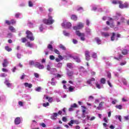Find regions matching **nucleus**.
Listing matches in <instances>:
<instances>
[{"label": "nucleus", "instance_id": "obj_57", "mask_svg": "<svg viewBox=\"0 0 129 129\" xmlns=\"http://www.w3.org/2000/svg\"><path fill=\"white\" fill-rule=\"evenodd\" d=\"M6 76H7V75L5 73H2L1 75V77H6Z\"/></svg>", "mask_w": 129, "mask_h": 129}, {"label": "nucleus", "instance_id": "obj_60", "mask_svg": "<svg viewBox=\"0 0 129 129\" xmlns=\"http://www.w3.org/2000/svg\"><path fill=\"white\" fill-rule=\"evenodd\" d=\"M40 125H41L42 127H46V124H45V123H42L40 124Z\"/></svg>", "mask_w": 129, "mask_h": 129}, {"label": "nucleus", "instance_id": "obj_26", "mask_svg": "<svg viewBox=\"0 0 129 129\" xmlns=\"http://www.w3.org/2000/svg\"><path fill=\"white\" fill-rule=\"evenodd\" d=\"M67 66L70 69H73V66H72V64L71 63H68Z\"/></svg>", "mask_w": 129, "mask_h": 129}, {"label": "nucleus", "instance_id": "obj_38", "mask_svg": "<svg viewBox=\"0 0 129 129\" xmlns=\"http://www.w3.org/2000/svg\"><path fill=\"white\" fill-rule=\"evenodd\" d=\"M54 53H55V54H57V55H60V51H59V50H58V49H54Z\"/></svg>", "mask_w": 129, "mask_h": 129}, {"label": "nucleus", "instance_id": "obj_21", "mask_svg": "<svg viewBox=\"0 0 129 129\" xmlns=\"http://www.w3.org/2000/svg\"><path fill=\"white\" fill-rule=\"evenodd\" d=\"M26 47H29V48H32L33 47V44L31 43L30 42H27V43L26 44Z\"/></svg>", "mask_w": 129, "mask_h": 129}, {"label": "nucleus", "instance_id": "obj_44", "mask_svg": "<svg viewBox=\"0 0 129 129\" xmlns=\"http://www.w3.org/2000/svg\"><path fill=\"white\" fill-rule=\"evenodd\" d=\"M107 77L110 79L111 78V74L110 72L107 73Z\"/></svg>", "mask_w": 129, "mask_h": 129}, {"label": "nucleus", "instance_id": "obj_28", "mask_svg": "<svg viewBox=\"0 0 129 129\" xmlns=\"http://www.w3.org/2000/svg\"><path fill=\"white\" fill-rule=\"evenodd\" d=\"M122 55L119 54L118 57H114V59H116V60H118V61H119V60H121V59L122 58Z\"/></svg>", "mask_w": 129, "mask_h": 129}, {"label": "nucleus", "instance_id": "obj_27", "mask_svg": "<svg viewBox=\"0 0 129 129\" xmlns=\"http://www.w3.org/2000/svg\"><path fill=\"white\" fill-rule=\"evenodd\" d=\"M106 81V80L105 78H102L100 80V83L102 84H105V82Z\"/></svg>", "mask_w": 129, "mask_h": 129}, {"label": "nucleus", "instance_id": "obj_13", "mask_svg": "<svg viewBox=\"0 0 129 129\" xmlns=\"http://www.w3.org/2000/svg\"><path fill=\"white\" fill-rule=\"evenodd\" d=\"M71 19L73 21H77L78 17H77V16H76L75 15H72L71 16Z\"/></svg>", "mask_w": 129, "mask_h": 129}, {"label": "nucleus", "instance_id": "obj_16", "mask_svg": "<svg viewBox=\"0 0 129 129\" xmlns=\"http://www.w3.org/2000/svg\"><path fill=\"white\" fill-rule=\"evenodd\" d=\"M95 41H96V43H97L98 45H100L101 44V40L99 39L98 37H96L95 38Z\"/></svg>", "mask_w": 129, "mask_h": 129}, {"label": "nucleus", "instance_id": "obj_9", "mask_svg": "<svg viewBox=\"0 0 129 129\" xmlns=\"http://www.w3.org/2000/svg\"><path fill=\"white\" fill-rule=\"evenodd\" d=\"M88 50H86L85 53V56L86 57V60L89 61L90 60V54Z\"/></svg>", "mask_w": 129, "mask_h": 129}, {"label": "nucleus", "instance_id": "obj_24", "mask_svg": "<svg viewBox=\"0 0 129 129\" xmlns=\"http://www.w3.org/2000/svg\"><path fill=\"white\" fill-rule=\"evenodd\" d=\"M114 37H115V33L113 32L111 37V41H114V40L115 39Z\"/></svg>", "mask_w": 129, "mask_h": 129}, {"label": "nucleus", "instance_id": "obj_4", "mask_svg": "<svg viewBox=\"0 0 129 129\" xmlns=\"http://www.w3.org/2000/svg\"><path fill=\"white\" fill-rule=\"evenodd\" d=\"M84 27V25H83V23L81 22H79L77 26H74L73 29L75 31H77V30H81V29H83V28Z\"/></svg>", "mask_w": 129, "mask_h": 129}, {"label": "nucleus", "instance_id": "obj_25", "mask_svg": "<svg viewBox=\"0 0 129 129\" xmlns=\"http://www.w3.org/2000/svg\"><path fill=\"white\" fill-rule=\"evenodd\" d=\"M74 59L78 63H80V62H81V60H80V59L78 57H77V56H75V57H74Z\"/></svg>", "mask_w": 129, "mask_h": 129}, {"label": "nucleus", "instance_id": "obj_8", "mask_svg": "<svg viewBox=\"0 0 129 129\" xmlns=\"http://www.w3.org/2000/svg\"><path fill=\"white\" fill-rule=\"evenodd\" d=\"M62 27H65L67 29H70L72 27V24L70 22H67L66 24L65 23H62L61 24Z\"/></svg>", "mask_w": 129, "mask_h": 129}, {"label": "nucleus", "instance_id": "obj_32", "mask_svg": "<svg viewBox=\"0 0 129 129\" xmlns=\"http://www.w3.org/2000/svg\"><path fill=\"white\" fill-rule=\"evenodd\" d=\"M5 23L7 25H8V26H11V25H12V21H10L9 20H6Z\"/></svg>", "mask_w": 129, "mask_h": 129}, {"label": "nucleus", "instance_id": "obj_58", "mask_svg": "<svg viewBox=\"0 0 129 129\" xmlns=\"http://www.w3.org/2000/svg\"><path fill=\"white\" fill-rule=\"evenodd\" d=\"M121 23H124V18L121 17L120 19Z\"/></svg>", "mask_w": 129, "mask_h": 129}, {"label": "nucleus", "instance_id": "obj_33", "mask_svg": "<svg viewBox=\"0 0 129 129\" xmlns=\"http://www.w3.org/2000/svg\"><path fill=\"white\" fill-rule=\"evenodd\" d=\"M73 90H74V88L72 87V86L69 87V91H70V92H73Z\"/></svg>", "mask_w": 129, "mask_h": 129}, {"label": "nucleus", "instance_id": "obj_36", "mask_svg": "<svg viewBox=\"0 0 129 129\" xmlns=\"http://www.w3.org/2000/svg\"><path fill=\"white\" fill-rule=\"evenodd\" d=\"M43 106L44 107H47V106H49V102H47V103H44L43 104H42Z\"/></svg>", "mask_w": 129, "mask_h": 129}, {"label": "nucleus", "instance_id": "obj_39", "mask_svg": "<svg viewBox=\"0 0 129 129\" xmlns=\"http://www.w3.org/2000/svg\"><path fill=\"white\" fill-rule=\"evenodd\" d=\"M81 107H82V108H84L83 110H82V112L83 113H85V111H86V107L84 106H82Z\"/></svg>", "mask_w": 129, "mask_h": 129}, {"label": "nucleus", "instance_id": "obj_52", "mask_svg": "<svg viewBox=\"0 0 129 129\" xmlns=\"http://www.w3.org/2000/svg\"><path fill=\"white\" fill-rule=\"evenodd\" d=\"M11 21L12 25H14L16 24V20H15L14 19H12Z\"/></svg>", "mask_w": 129, "mask_h": 129}, {"label": "nucleus", "instance_id": "obj_55", "mask_svg": "<svg viewBox=\"0 0 129 129\" xmlns=\"http://www.w3.org/2000/svg\"><path fill=\"white\" fill-rule=\"evenodd\" d=\"M71 106H72V107H73V108L77 107V104H76V103H74L73 105H72Z\"/></svg>", "mask_w": 129, "mask_h": 129}, {"label": "nucleus", "instance_id": "obj_5", "mask_svg": "<svg viewBox=\"0 0 129 129\" xmlns=\"http://www.w3.org/2000/svg\"><path fill=\"white\" fill-rule=\"evenodd\" d=\"M121 3H119V8L120 9H124L126 8H128V4L127 3H124L122 4V2L120 1Z\"/></svg>", "mask_w": 129, "mask_h": 129}, {"label": "nucleus", "instance_id": "obj_54", "mask_svg": "<svg viewBox=\"0 0 129 129\" xmlns=\"http://www.w3.org/2000/svg\"><path fill=\"white\" fill-rule=\"evenodd\" d=\"M62 120L64 121V122H66V121H67V118L66 117H63Z\"/></svg>", "mask_w": 129, "mask_h": 129}, {"label": "nucleus", "instance_id": "obj_22", "mask_svg": "<svg viewBox=\"0 0 129 129\" xmlns=\"http://www.w3.org/2000/svg\"><path fill=\"white\" fill-rule=\"evenodd\" d=\"M47 48L50 50V51H51V52H53V46L51 44H48L47 45Z\"/></svg>", "mask_w": 129, "mask_h": 129}, {"label": "nucleus", "instance_id": "obj_41", "mask_svg": "<svg viewBox=\"0 0 129 129\" xmlns=\"http://www.w3.org/2000/svg\"><path fill=\"white\" fill-rule=\"evenodd\" d=\"M41 87H38L35 88L36 91H37L38 92H40V91H41Z\"/></svg>", "mask_w": 129, "mask_h": 129}, {"label": "nucleus", "instance_id": "obj_29", "mask_svg": "<svg viewBox=\"0 0 129 129\" xmlns=\"http://www.w3.org/2000/svg\"><path fill=\"white\" fill-rule=\"evenodd\" d=\"M5 50L7 51L8 52H11L12 51V48H10L9 46H5Z\"/></svg>", "mask_w": 129, "mask_h": 129}, {"label": "nucleus", "instance_id": "obj_19", "mask_svg": "<svg viewBox=\"0 0 129 129\" xmlns=\"http://www.w3.org/2000/svg\"><path fill=\"white\" fill-rule=\"evenodd\" d=\"M9 30H10L13 33H15V32H16V29H15V28L13 27V26H9Z\"/></svg>", "mask_w": 129, "mask_h": 129}, {"label": "nucleus", "instance_id": "obj_18", "mask_svg": "<svg viewBox=\"0 0 129 129\" xmlns=\"http://www.w3.org/2000/svg\"><path fill=\"white\" fill-rule=\"evenodd\" d=\"M101 35L105 38H106V37H109V34L106 32H101Z\"/></svg>", "mask_w": 129, "mask_h": 129}, {"label": "nucleus", "instance_id": "obj_11", "mask_svg": "<svg viewBox=\"0 0 129 129\" xmlns=\"http://www.w3.org/2000/svg\"><path fill=\"white\" fill-rule=\"evenodd\" d=\"M15 124H20L21 123V118L18 117L15 119Z\"/></svg>", "mask_w": 129, "mask_h": 129}, {"label": "nucleus", "instance_id": "obj_12", "mask_svg": "<svg viewBox=\"0 0 129 129\" xmlns=\"http://www.w3.org/2000/svg\"><path fill=\"white\" fill-rule=\"evenodd\" d=\"M24 85L25 87H28V88H32L33 87V85L28 83H25Z\"/></svg>", "mask_w": 129, "mask_h": 129}, {"label": "nucleus", "instance_id": "obj_42", "mask_svg": "<svg viewBox=\"0 0 129 129\" xmlns=\"http://www.w3.org/2000/svg\"><path fill=\"white\" fill-rule=\"evenodd\" d=\"M49 59L50 60H55V56L54 55H50Z\"/></svg>", "mask_w": 129, "mask_h": 129}, {"label": "nucleus", "instance_id": "obj_20", "mask_svg": "<svg viewBox=\"0 0 129 129\" xmlns=\"http://www.w3.org/2000/svg\"><path fill=\"white\" fill-rule=\"evenodd\" d=\"M112 4H113V5H119V4H121V2L120 1L114 0L112 2Z\"/></svg>", "mask_w": 129, "mask_h": 129}, {"label": "nucleus", "instance_id": "obj_30", "mask_svg": "<svg viewBox=\"0 0 129 129\" xmlns=\"http://www.w3.org/2000/svg\"><path fill=\"white\" fill-rule=\"evenodd\" d=\"M46 99H48V102H52V101H53V98L52 97H49L48 96L46 97Z\"/></svg>", "mask_w": 129, "mask_h": 129}, {"label": "nucleus", "instance_id": "obj_63", "mask_svg": "<svg viewBox=\"0 0 129 129\" xmlns=\"http://www.w3.org/2000/svg\"><path fill=\"white\" fill-rule=\"evenodd\" d=\"M87 83L89 85L91 84V81L90 79L87 81Z\"/></svg>", "mask_w": 129, "mask_h": 129}, {"label": "nucleus", "instance_id": "obj_49", "mask_svg": "<svg viewBox=\"0 0 129 129\" xmlns=\"http://www.w3.org/2000/svg\"><path fill=\"white\" fill-rule=\"evenodd\" d=\"M103 120H104V122H106V123H108V121L107 120V118L106 117H104Z\"/></svg>", "mask_w": 129, "mask_h": 129}, {"label": "nucleus", "instance_id": "obj_40", "mask_svg": "<svg viewBox=\"0 0 129 129\" xmlns=\"http://www.w3.org/2000/svg\"><path fill=\"white\" fill-rule=\"evenodd\" d=\"M92 58H94L95 59L97 57V55H96V53L94 52L92 55Z\"/></svg>", "mask_w": 129, "mask_h": 129}, {"label": "nucleus", "instance_id": "obj_48", "mask_svg": "<svg viewBox=\"0 0 129 129\" xmlns=\"http://www.w3.org/2000/svg\"><path fill=\"white\" fill-rule=\"evenodd\" d=\"M28 5L29 7H30L31 8L33 7V3H32L31 1L29 2Z\"/></svg>", "mask_w": 129, "mask_h": 129}, {"label": "nucleus", "instance_id": "obj_37", "mask_svg": "<svg viewBox=\"0 0 129 129\" xmlns=\"http://www.w3.org/2000/svg\"><path fill=\"white\" fill-rule=\"evenodd\" d=\"M21 40L22 43H26V42H27V38H26V37L22 38Z\"/></svg>", "mask_w": 129, "mask_h": 129}, {"label": "nucleus", "instance_id": "obj_2", "mask_svg": "<svg viewBox=\"0 0 129 129\" xmlns=\"http://www.w3.org/2000/svg\"><path fill=\"white\" fill-rule=\"evenodd\" d=\"M26 34L27 35L26 38H27V39H29V40H30V41H34L35 40L32 32L27 30L26 32Z\"/></svg>", "mask_w": 129, "mask_h": 129}, {"label": "nucleus", "instance_id": "obj_17", "mask_svg": "<svg viewBox=\"0 0 129 129\" xmlns=\"http://www.w3.org/2000/svg\"><path fill=\"white\" fill-rule=\"evenodd\" d=\"M8 64H9L8 60L7 59H4V61L3 63V67H7V66H8Z\"/></svg>", "mask_w": 129, "mask_h": 129}, {"label": "nucleus", "instance_id": "obj_35", "mask_svg": "<svg viewBox=\"0 0 129 129\" xmlns=\"http://www.w3.org/2000/svg\"><path fill=\"white\" fill-rule=\"evenodd\" d=\"M59 48L60 49H62V50H66V47H65V46H64V45H62V44H60L59 45Z\"/></svg>", "mask_w": 129, "mask_h": 129}, {"label": "nucleus", "instance_id": "obj_34", "mask_svg": "<svg viewBox=\"0 0 129 129\" xmlns=\"http://www.w3.org/2000/svg\"><path fill=\"white\" fill-rule=\"evenodd\" d=\"M116 108L118 109H122V106L121 105H117L115 106Z\"/></svg>", "mask_w": 129, "mask_h": 129}, {"label": "nucleus", "instance_id": "obj_7", "mask_svg": "<svg viewBox=\"0 0 129 129\" xmlns=\"http://www.w3.org/2000/svg\"><path fill=\"white\" fill-rule=\"evenodd\" d=\"M34 67L36 68H38V69H44L45 67H44V65L41 64V63L37 62L36 64L34 65Z\"/></svg>", "mask_w": 129, "mask_h": 129}, {"label": "nucleus", "instance_id": "obj_51", "mask_svg": "<svg viewBox=\"0 0 129 129\" xmlns=\"http://www.w3.org/2000/svg\"><path fill=\"white\" fill-rule=\"evenodd\" d=\"M39 30L40 32H43V30H44V28H43V25H41L39 27Z\"/></svg>", "mask_w": 129, "mask_h": 129}, {"label": "nucleus", "instance_id": "obj_56", "mask_svg": "<svg viewBox=\"0 0 129 129\" xmlns=\"http://www.w3.org/2000/svg\"><path fill=\"white\" fill-rule=\"evenodd\" d=\"M2 71L3 72H8L9 71L7 69L3 68Z\"/></svg>", "mask_w": 129, "mask_h": 129}, {"label": "nucleus", "instance_id": "obj_31", "mask_svg": "<svg viewBox=\"0 0 129 129\" xmlns=\"http://www.w3.org/2000/svg\"><path fill=\"white\" fill-rule=\"evenodd\" d=\"M63 35H64V36H66L67 37H69V36H70V34H69V33H68L67 32H66V31H65V30H64L63 31Z\"/></svg>", "mask_w": 129, "mask_h": 129}, {"label": "nucleus", "instance_id": "obj_23", "mask_svg": "<svg viewBox=\"0 0 129 129\" xmlns=\"http://www.w3.org/2000/svg\"><path fill=\"white\" fill-rule=\"evenodd\" d=\"M5 83L8 86V87H10V86H12V84L9 82V81L8 80H6Z\"/></svg>", "mask_w": 129, "mask_h": 129}, {"label": "nucleus", "instance_id": "obj_46", "mask_svg": "<svg viewBox=\"0 0 129 129\" xmlns=\"http://www.w3.org/2000/svg\"><path fill=\"white\" fill-rule=\"evenodd\" d=\"M34 64H35V62H34V61L31 60L29 61V65H30L31 66H32V65H34Z\"/></svg>", "mask_w": 129, "mask_h": 129}, {"label": "nucleus", "instance_id": "obj_15", "mask_svg": "<svg viewBox=\"0 0 129 129\" xmlns=\"http://www.w3.org/2000/svg\"><path fill=\"white\" fill-rule=\"evenodd\" d=\"M67 74L69 77H71L73 76V74H74V73L73 72V71H69L67 72Z\"/></svg>", "mask_w": 129, "mask_h": 129}, {"label": "nucleus", "instance_id": "obj_47", "mask_svg": "<svg viewBox=\"0 0 129 129\" xmlns=\"http://www.w3.org/2000/svg\"><path fill=\"white\" fill-rule=\"evenodd\" d=\"M18 104L19 105H20V106H24V103H23V102L22 101H19L18 102Z\"/></svg>", "mask_w": 129, "mask_h": 129}, {"label": "nucleus", "instance_id": "obj_45", "mask_svg": "<svg viewBox=\"0 0 129 129\" xmlns=\"http://www.w3.org/2000/svg\"><path fill=\"white\" fill-rule=\"evenodd\" d=\"M96 86L97 88H98V89H100L101 88V87L100 86V85L98 83L96 84Z\"/></svg>", "mask_w": 129, "mask_h": 129}, {"label": "nucleus", "instance_id": "obj_6", "mask_svg": "<svg viewBox=\"0 0 129 129\" xmlns=\"http://www.w3.org/2000/svg\"><path fill=\"white\" fill-rule=\"evenodd\" d=\"M74 123L76 124H79V121L78 120H71L70 122L68 123L70 126H73L72 124H74Z\"/></svg>", "mask_w": 129, "mask_h": 129}, {"label": "nucleus", "instance_id": "obj_61", "mask_svg": "<svg viewBox=\"0 0 129 129\" xmlns=\"http://www.w3.org/2000/svg\"><path fill=\"white\" fill-rule=\"evenodd\" d=\"M78 41L76 39H73V43L74 44H76L77 43H78Z\"/></svg>", "mask_w": 129, "mask_h": 129}, {"label": "nucleus", "instance_id": "obj_43", "mask_svg": "<svg viewBox=\"0 0 129 129\" xmlns=\"http://www.w3.org/2000/svg\"><path fill=\"white\" fill-rule=\"evenodd\" d=\"M61 66H62V63L61 62H59L57 64V67L58 68H61Z\"/></svg>", "mask_w": 129, "mask_h": 129}, {"label": "nucleus", "instance_id": "obj_1", "mask_svg": "<svg viewBox=\"0 0 129 129\" xmlns=\"http://www.w3.org/2000/svg\"><path fill=\"white\" fill-rule=\"evenodd\" d=\"M55 20L53 19V17L51 16L50 14L48 15V19L44 18L42 20V23L45 24V25H52L54 24Z\"/></svg>", "mask_w": 129, "mask_h": 129}, {"label": "nucleus", "instance_id": "obj_59", "mask_svg": "<svg viewBox=\"0 0 129 129\" xmlns=\"http://www.w3.org/2000/svg\"><path fill=\"white\" fill-rule=\"evenodd\" d=\"M58 58H59V59H60V60H63V56H61V55H60V54H58Z\"/></svg>", "mask_w": 129, "mask_h": 129}, {"label": "nucleus", "instance_id": "obj_3", "mask_svg": "<svg viewBox=\"0 0 129 129\" xmlns=\"http://www.w3.org/2000/svg\"><path fill=\"white\" fill-rule=\"evenodd\" d=\"M76 34L77 36L81 37V40L82 41H85V34L83 33H81L80 31L77 30L76 31Z\"/></svg>", "mask_w": 129, "mask_h": 129}, {"label": "nucleus", "instance_id": "obj_64", "mask_svg": "<svg viewBox=\"0 0 129 129\" xmlns=\"http://www.w3.org/2000/svg\"><path fill=\"white\" fill-rule=\"evenodd\" d=\"M115 127L114 126H113V125H110V126H109V128H111V129H114Z\"/></svg>", "mask_w": 129, "mask_h": 129}, {"label": "nucleus", "instance_id": "obj_62", "mask_svg": "<svg viewBox=\"0 0 129 129\" xmlns=\"http://www.w3.org/2000/svg\"><path fill=\"white\" fill-rule=\"evenodd\" d=\"M103 103H104V102H100V103L99 105V106L100 107H102V105H103Z\"/></svg>", "mask_w": 129, "mask_h": 129}, {"label": "nucleus", "instance_id": "obj_50", "mask_svg": "<svg viewBox=\"0 0 129 129\" xmlns=\"http://www.w3.org/2000/svg\"><path fill=\"white\" fill-rule=\"evenodd\" d=\"M47 70H48V71H50V70H51V66L50 65H47Z\"/></svg>", "mask_w": 129, "mask_h": 129}, {"label": "nucleus", "instance_id": "obj_53", "mask_svg": "<svg viewBox=\"0 0 129 129\" xmlns=\"http://www.w3.org/2000/svg\"><path fill=\"white\" fill-rule=\"evenodd\" d=\"M34 75L35 77H36V78H39V76L38 74V73H34Z\"/></svg>", "mask_w": 129, "mask_h": 129}, {"label": "nucleus", "instance_id": "obj_14", "mask_svg": "<svg viewBox=\"0 0 129 129\" xmlns=\"http://www.w3.org/2000/svg\"><path fill=\"white\" fill-rule=\"evenodd\" d=\"M121 54H122V55H127V54H128V51L127 49H124L121 51Z\"/></svg>", "mask_w": 129, "mask_h": 129}, {"label": "nucleus", "instance_id": "obj_10", "mask_svg": "<svg viewBox=\"0 0 129 129\" xmlns=\"http://www.w3.org/2000/svg\"><path fill=\"white\" fill-rule=\"evenodd\" d=\"M57 116H58V113H53L51 117V119H52V120H56L57 119Z\"/></svg>", "mask_w": 129, "mask_h": 129}]
</instances>
